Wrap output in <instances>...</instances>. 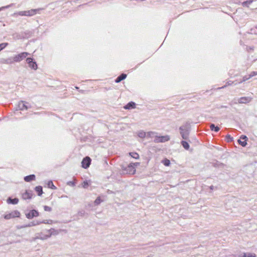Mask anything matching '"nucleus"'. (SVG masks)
<instances>
[{"label": "nucleus", "instance_id": "2f4dec72", "mask_svg": "<svg viewBox=\"0 0 257 257\" xmlns=\"http://www.w3.org/2000/svg\"><path fill=\"white\" fill-rule=\"evenodd\" d=\"M250 77H249V75H248V76H245L243 77V80H242V81H245L246 80H248L249 79H250Z\"/></svg>", "mask_w": 257, "mask_h": 257}, {"label": "nucleus", "instance_id": "9b49d317", "mask_svg": "<svg viewBox=\"0 0 257 257\" xmlns=\"http://www.w3.org/2000/svg\"><path fill=\"white\" fill-rule=\"evenodd\" d=\"M24 101H20L19 102L18 104V107L20 110H27L28 108V106Z\"/></svg>", "mask_w": 257, "mask_h": 257}, {"label": "nucleus", "instance_id": "20e7f679", "mask_svg": "<svg viewBox=\"0 0 257 257\" xmlns=\"http://www.w3.org/2000/svg\"><path fill=\"white\" fill-rule=\"evenodd\" d=\"M39 215L38 211L36 210H31L26 214V216L28 219H32L34 217L38 216Z\"/></svg>", "mask_w": 257, "mask_h": 257}, {"label": "nucleus", "instance_id": "72a5a7b5", "mask_svg": "<svg viewBox=\"0 0 257 257\" xmlns=\"http://www.w3.org/2000/svg\"><path fill=\"white\" fill-rule=\"evenodd\" d=\"M226 138L227 139L228 142L232 141V140H233V138L232 137H231L230 136H229V135H227L226 136Z\"/></svg>", "mask_w": 257, "mask_h": 257}, {"label": "nucleus", "instance_id": "4be33fe9", "mask_svg": "<svg viewBox=\"0 0 257 257\" xmlns=\"http://www.w3.org/2000/svg\"><path fill=\"white\" fill-rule=\"evenodd\" d=\"M181 144L185 149L188 150L189 148V145L187 142L182 141Z\"/></svg>", "mask_w": 257, "mask_h": 257}, {"label": "nucleus", "instance_id": "2eb2a0df", "mask_svg": "<svg viewBox=\"0 0 257 257\" xmlns=\"http://www.w3.org/2000/svg\"><path fill=\"white\" fill-rule=\"evenodd\" d=\"M35 176L34 175H30L27 176H26L24 178V180L26 182H30L31 181H33L35 180Z\"/></svg>", "mask_w": 257, "mask_h": 257}, {"label": "nucleus", "instance_id": "f03ea898", "mask_svg": "<svg viewBox=\"0 0 257 257\" xmlns=\"http://www.w3.org/2000/svg\"><path fill=\"white\" fill-rule=\"evenodd\" d=\"M140 165V163H131L127 167L123 169L126 174H134L136 173V167Z\"/></svg>", "mask_w": 257, "mask_h": 257}, {"label": "nucleus", "instance_id": "423d86ee", "mask_svg": "<svg viewBox=\"0 0 257 257\" xmlns=\"http://www.w3.org/2000/svg\"><path fill=\"white\" fill-rule=\"evenodd\" d=\"M90 163V158L89 157H86L82 161V167L84 169H87L89 167Z\"/></svg>", "mask_w": 257, "mask_h": 257}, {"label": "nucleus", "instance_id": "e433bc0d", "mask_svg": "<svg viewBox=\"0 0 257 257\" xmlns=\"http://www.w3.org/2000/svg\"><path fill=\"white\" fill-rule=\"evenodd\" d=\"M76 89H78V87H75Z\"/></svg>", "mask_w": 257, "mask_h": 257}, {"label": "nucleus", "instance_id": "39448f33", "mask_svg": "<svg viewBox=\"0 0 257 257\" xmlns=\"http://www.w3.org/2000/svg\"><path fill=\"white\" fill-rule=\"evenodd\" d=\"M27 62L29 64V67L33 70H36L37 69V64L36 62L33 61V60L31 58H28L27 59Z\"/></svg>", "mask_w": 257, "mask_h": 257}, {"label": "nucleus", "instance_id": "9d476101", "mask_svg": "<svg viewBox=\"0 0 257 257\" xmlns=\"http://www.w3.org/2000/svg\"><path fill=\"white\" fill-rule=\"evenodd\" d=\"M251 98L249 97H241L238 99L239 103H246L251 101Z\"/></svg>", "mask_w": 257, "mask_h": 257}, {"label": "nucleus", "instance_id": "f3484780", "mask_svg": "<svg viewBox=\"0 0 257 257\" xmlns=\"http://www.w3.org/2000/svg\"><path fill=\"white\" fill-rule=\"evenodd\" d=\"M35 190L39 196H40L42 194L43 189L41 186L36 187Z\"/></svg>", "mask_w": 257, "mask_h": 257}, {"label": "nucleus", "instance_id": "412c9836", "mask_svg": "<svg viewBox=\"0 0 257 257\" xmlns=\"http://www.w3.org/2000/svg\"><path fill=\"white\" fill-rule=\"evenodd\" d=\"M162 162L166 166H169L170 165V161L167 159H165Z\"/></svg>", "mask_w": 257, "mask_h": 257}, {"label": "nucleus", "instance_id": "f704fd0d", "mask_svg": "<svg viewBox=\"0 0 257 257\" xmlns=\"http://www.w3.org/2000/svg\"><path fill=\"white\" fill-rule=\"evenodd\" d=\"M9 7H10L9 6H7L6 7H2L0 8V11H1L2 10H3L5 9L8 8Z\"/></svg>", "mask_w": 257, "mask_h": 257}, {"label": "nucleus", "instance_id": "473e14b6", "mask_svg": "<svg viewBox=\"0 0 257 257\" xmlns=\"http://www.w3.org/2000/svg\"><path fill=\"white\" fill-rule=\"evenodd\" d=\"M252 1H247L244 2L242 3V5L244 6V5H245L247 4H251L252 3Z\"/></svg>", "mask_w": 257, "mask_h": 257}, {"label": "nucleus", "instance_id": "f257e3e1", "mask_svg": "<svg viewBox=\"0 0 257 257\" xmlns=\"http://www.w3.org/2000/svg\"><path fill=\"white\" fill-rule=\"evenodd\" d=\"M42 9H31L30 10L21 11L19 13V15L21 16H33L39 13V12L42 10Z\"/></svg>", "mask_w": 257, "mask_h": 257}, {"label": "nucleus", "instance_id": "7ed1b4c3", "mask_svg": "<svg viewBox=\"0 0 257 257\" xmlns=\"http://www.w3.org/2000/svg\"><path fill=\"white\" fill-rule=\"evenodd\" d=\"M170 140L169 136H159L156 137L155 139V142L156 143H163L168 141Z\"/></svg>", "mask_w": 257, "mask_h": 257}, {"label": "nucleus", "instance_id": "bb28decb", "mask_svg": "<svg viewBox=\"0 0 257 257\" xmlns=\"http://www.w3.org/2000/svg\"><path fill=\"white\" fill-rule=\"evenodd\" d=\"M138 136H139V137L143 138H144L145 137L146 133L145 132H140L138 134Z\"/></svg>", "mask_w": 257, "mask_h": 257}, {"label": "nucleus", "instance_id": "f8f14e48", "mask_svg": "<svg viewBox=\"0 0 257 257\" xmlns=\"http://www.w3.org/2000/svg\"><path fill=\"white\" fill-rule=\"evenodd\" d=\"M16 217V211H14L9 214H7L4 216V218L6 219H10L14 218Z\"/></svg>", "mask_w": 257, "mask_h": 257}, {"label": "nucleus", "instance_id": "b1692460", "mask_svg": "<svg viewBox=\"0 0 257 257\" xmlns=\"http://www.w3.org/2000/svg\"><path fill=\"white\" fill-rule=\"evenodd\" d=\"M8 45V43H3L0 44V51L5 48Z\"/></svg>", "mask_w": 257, "mask_h": 257}, {"label": "nucleus", "instance_id": "393cba45", "mask_svg": "<svg viewBox=\"0 0 257 257\" xmlns=\"http://www.w3.org/2000/svg\"><path fill=\"white\" fill-rule=\"evenodd\" d=\"M102 201V200H101L100 197H98L96 200L94 201V204L95 205H98L100 203V202Z\"/></svg>", "mask_w": 257, "mask_h": 257}, {"label": "nucleus", "instance_id": "c756f323", "mask_svg": "<svg viewBox=\"0 0 257 257\" xmlns=\"http://www.w3.org/2000/svg\"><path fill=\"white\" fill-rule=\"evenodd\" d=\"M244 256L245 257H255V254L254 253H247L245 254Z\"/></svg>", "mask_w": 257, "mask_h": 257}, {"label": "nucleus", "instance_id": "ddd939ff", "mask_svg": "<svg viewBox=\"0 0 257 257\" xmlns=\"http://www.w3.org/2000/svg\"><path fill=\"white\" fill-rule=\"evenodd\" d=\"M123 108L125 109H130L136 108V103L133 101L128 102Z\"/></svg>", "mask_w": 257, "mask_h": 257}, {"label": "nucleus", "instance_id": "0eeeda50", "mask_svg": "<svg viewBox=\"0 0 257 257\" xmlns=\"http://www.w3.org/2000/svg\"><path fill=\"white\" fill-rule=\"evenodd\" d=\"M15 61H16V56H14L13 57L9 58L8 59L3 58L0 60L1 63L5 64H11Z\"/></svg>", "mask_w": 257, "mask_h": 257}, {"label": "nucleus", "instance_id": "c9c22d12", "mask_svg": "<svg viewBox=\"0 0 257 257\" xmlns=\"http://www.w3.org/2000/svg\"><path fill=\"white\" fill-rule=\"evenodd\" d=\"M182 137L184 139H186V138L185 137L184 135H182Z\"/></svg>", "mask_w": 257, "mask_h": 257}, {"label": "nucleus", "instance_id": "cd10ccee", "mask_svg": "<svg viewBox=\"0 0 257 257\" xmlns=\"http://www.w3.org/2000/svg\"><path fill=\"white\" fill-rule=\"evenodd\" d=\"M43 223L45 224H52L53 223V220H44L42 222Z\"/></svg>", "mask_w": 257, "mask_h": 257}, {"label": "nucleus", "instance_id": "1a4fd4ad", "mask_svg": "<svg viewBox=\"0 0 257 257\" xmlns=\"http://www.w3.org/2000/svg\"><path fill=\"white\" fill-rule=\"evenodd\" d=\"M22 196L24 199H29L32 197L33 194L31 191H26L22 194Z\"/></svg>", "mask_w": 257, "mask_h": 257}, {"label": "nucleus", "instance_id": "a211bd4d", "mask_svg": "<svg viewBox=\"0 0 257 257\" xmlns=\"http://www.w3.org/2000/svg\"><path fill=\"white\" fill-rule=\"evenodd\" d=\"M8 204H16V198L12 199L11 197H9L7 200Z\"/></svg>", "mask_w": 257, "mask_h": 257}, {"label": "nucleus", "instance_id": "5701e85b", "mask_svg": "<svg viewBox=\"0 0 257 257\" xmlns=\"http://www.w3.org/2000/svg\"><path fill=\"white\" fill-rule=\"evenodd\" d=\"M48 186L49 188H50L52 189H56V187L54 186L52 181H49L48 183Z\"/></svg>", "mask_w": 257, "mask_h": 257}, {"label": "nucleus", "instance_id": "6e6552de", "mask_svg": "<svg viewBox=\"0 0 257 257\" xmlns=\"http://www.w3.org/2000/svg\"><path fill=\"white\" fill-rule=\"evenodd\" d=\"M247 138L246 136L242 135L240 139L238 140V143L242 147H245L247 145Z\"/></svg>", "mask_w": 257, "mask_h": 257}, {"label": "nucleus", "instance_id": "c85d7f7f", "mask_svg": "<svg viewBox=\"0 0 257 257\" xmlns=\"http://www.w3.org/2000/svg\"><path fill=\"white\" fill-rule=\"evenodd\" d=\"M88 183L87 181H84L82 184V186L83 188H86L88 186Z\"/></svg>", "mask_w": 257, "mask_h": 257}, {"label": "nucleus", "instance_id": "dca6fc26", "mask_svg": "<svg viewBox=\"0 0 257 257\" xmlns=\"http://www.w3.org/2000/svg\"><path fill=\"white\" fill-rule=\"evenodd\" d=\"M28 54L26 52L22 53L17 56V61H21L23 58H26Z\"/></svg>", "mask_w": 257, "mask_h": 257}, {"label": "nucleus", "instance_id": "a878e982", "mask_svg": "<svg viewBox=\"0 0 257 257\" xmlns=\"http://www.w3.org/2000/svg\"><path fill=\"white\" fill-rule=\"evenodd\" d=\"M44 210L45 211H48V212H50V211H52V208L51 207H49V206H44Z\"/></svg>", "mask_w": 257, "mask_h": 257}, {"label": "nucleus", "instance_id": "aec40b11", "mask_svg": "<svg viewBox=\"0 0 257 257\" xmlns=\"http://www.w3.org/2000/svg\"><path fill=\"white\" fill-rule=\"evenodd\" d=\"M130 155L133 158L135 159H139L140 158L139 154L136 152H132L130 153Z\"/></svg>", "mask_w": 257, "mask_h": 257}, {"label": "nucleus", "instance_id": "4468645a", "mask_svg": "<svg viewBox=\"0 0 257 257\" xmlns=\"http://www.w3.org/2000/svg\"><path fill=\"white\" fill-rule=\"evenodd\" d=\"M126 77V74H121L120 75H119L118 77L116 78V79L115 80V82L116 83H119L122 80L125 79Z\"/></svg>", "mask_w": 257, "mask_h": 257}, {"label": "nucleus", "instance_id": "6ab92c4d", "mask_svg": "<svg viewBox=\"0 0 257 257\" xmlns=\"http://www.w3.org/2000/svg\"><path fill=\"white\" fill-rule=\"evenodd\" d=\"M210 128L211 131H213L215 132H218L220 130V128L218 126H215L214 124H211L210 125Z\"/></svg>", "mask_w": 257, "mask_h": 257}, {"label": "nucleus", "instance_id": "7c9ffc66", "mask_svg": "<svg viewBox=\"0 0 257 257\" xmlns=\"http://www.w3.org/2000/svg\"><path fill=\"white\" fill-rule=\"evenodd\" d=\"M249 77L251 78L253 76H254L255 75H257V72L256 71H252L249 74Z\"/></svg>", "mask_w": 257, "mask_h": 257}]
</instances>
